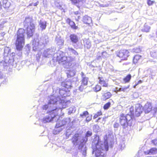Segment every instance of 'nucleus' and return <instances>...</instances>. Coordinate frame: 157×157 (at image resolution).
<instances>
[{
  "instance_id": "4be33fe9",
  "label": "nucleus",
  "mask_w": 157,
  "mask_h": 157,
  "mask_svg": "<svg viewBox=\"0 0 157 157\" xmlns=\"http://www.w3.org/2000/svg\"><path fill=\"white\" fill-rule=\"evenodd\" d=\"M150 29V27L147 25L146 23H145L143 28L141 29V30L143 32L148 33L149 32Z\"/></svg>"
},
{
  "instance_id": "c03bdc74",
  "label": "nucleus",
  "mask_w": 157,
  "mask_h": 157,
  "mask_svg": "<svg viewBox=\"0 0 157 157\" xmlns=\"http://www.w3.org/2000/svg\"><path fill=\"white\" fill-rule=\"evenodd\" d=\"M147 2L149 6H151L155 2L151 0H147Z\"/></svg>"
},
{
  "instance_id": "7ed1b4c3",
  "label": "nucleus",
  "mask_w": 157,
  "mask_h": 157,
  "mask_svg": "<svg viewBox=\"0 0 157 157\" xmlns=\"http://www.w3.org/2000/svg\"><path fill=\"white\" fill-rule=\"evenodd\" d=\"M61 86L64 88L60 89L58 87L53 88V94L51 96H53L56 98H58V101H61V102L58 103L59 105H61L62 106V108H64L63 105L64 103L63 99L62 98L69 96L70 95L69 90L68 89L71 87V83L70 82H63L61 83Z\"/></svg>"
},
{
  "instance_id": "6ab92c4d",
  "label": "nucleus",
  "mask_w": 157,
  "mask_h": 157,
  "mask_svg": "<svg viewBox=\"0 0 157 157\" xmlns=\"http://www.w3.org/2000/svg\"><path fill=\"white\" fill-rule=\"evenodd\" d=\"M112 95L111 93L110 92H106L103 94L102 98L103 100H105L110 98Z\"/></svg>"
},
{
  "instance_id": "9b49d317",
  "label": "nucleus",
  "mask_w": 157,
  "mask_h": 157,
  "mask_svg": "<svg viewBox=\"0 0 157 157\" xmlns=\"http://www.w3.org/2000/svg\"><path fill=\"white\" fill-rule=\"evenodd\" d=\"M69 37L72 44L75 48L76 49L82 48L83 45L81 43L78 42V37L76 35L71 34Z\"/></svg>"
},
{
  "instance_id": "052dcab7",
  "label": "nucleus",
  "mask_w": 157,
  "mask_h": 157,
  "mask_svg": "<svg viewBox=\"0 0 157 157\" xmlns=\"http://www.w3.org/2000/svg\"><path fill=\"white\" fill-rule=\"evenodd\" d=\"M38 4V2H36L34 3L33 4V5L34 6H36Z\"/></svg>"
},
{
  "instance_id": "f8f14e48",
  "label": "nucleus",
  "mask_w": 157,
  "mask_h": 157,
  "mask_svg": "<svg viewBox=\"0 0 157 157\" xmlns=\"http://www.w3.org/2000/svg\"><path fill=\"white\" fill-rule=\"evenodd\" d=\"M56 51V48L54 47L46 49L44 52L43 56L45 58H49L55 53Z\"/></svg>"
},
{
  "instance_id": "4d7b16f0",
  "label": "nucleus",
  "mask_w": 157,
  "mask_h": 157,
  "mask_svg": "<svg viewBox=\"0 0 157 157\" xmlns=\"http://www.w3.org/2000/svg\"><path fill=\"white\" fill-rule=\"evenodd\" d=\"M142 81L141 80H140L139 81L137 82V83L138 85L139 84L142 83Z\"/></svg>"
},
{
  "instance_id": "aec40b11",
  "label": "nucleus",
  "mask_w": 157,
  "mask_h": 157,
  "mask_svg": "<svg viewBox=\"0 0 157 157\" xmlns=\"http://www.w3.org/2000/svg\"><path fill=\"white\" fill-rule=\"evenodd\" d=\"M157 151V149L155 148H152L149 150L145 151L144 153L146 155H152L155 153Z\"/></svg>"
},
{
  "instance_id": "ddd939ff",
  "label": "nucleus",
  "mask_w": 157,
  "mask_h": 157,
  "mask_svg": "<svg viewBox=\"0 0 157 157\" xmlns=\"http://www.w3.org/2000/svg\"><path fill=\"white\" fill-rule=\"evenodd\" d=\"M129 56V52L126 50H120L119 52L117 54V56L121 58V60H126L127 57Z\"/></svg>"
},
{
  "instance_id": "f03ea898",
  "label": "nucleus",
  "mask_w": 157,
  "mask_h": 157,
  "mask_svg": "<svg viewBox=\"0 0 157 157\" xmlns=\"http://www.w3.org/2000/svg\"><path fill=\"white\" fill-rule=\"evenodd\" d=\"M104 141H101L98 135H95L92 143L93 154H94L96 157H104L105 151L108 150L109 146L107 137L105 136Z\"/></svg>"
},
{
  "instance_id": "a878e982",
  "label": "nucleus",
  "mask_w": 157,
  "mask_h": 157,
  "mask_svg": "<svg viewBox=\"0 0 157 157\" xmlns=\"http://www.w3.org/2000/svg\"><path fill=\"white\" fill-rule=\"evenodd\" d=\"M67 73L68 77L69 78L75 75V72L74 70L69 71Z\"/></svg>"
},
{
  "instance_id": "a19ab883",
  "label": "nucleus",
  "mask_w": 157,
  "mask_h": 157,
  "mask_svg": "<svg viewBox=\"0 0 157 157\" xmlns=\"http://www.w3.org/2000/svg\"><path fill=\"white\" fill-rule=\"evenodd\" d=\"M92 135V132L91 131H88L86 134V136L87 137L91 136Z\"/></svg>"
},
{
  "instance_id": "7c9ffc66",
  "label": "nucleus",
  "mask_w": 157,
  "mask_h": 157,
  "mask_svg": "<svg viewBox=\"0 0 157 157\" xmlns=\"http://www.w3.org/2000/svg\"><path fill=\"white\" fill-rule=\"evenodd\" d=\"M80 115L81 117L84 118L89 115V113L87 111H85L81 113Z\"/></svg>"
},
{
  "instance_id": "774afa93",
  "label": "nucleus",
  "mask_w": 157,
  "mask_h": 157,
  "mask_svg": "<svg viewBox=\"0 0 157 157\" xmlns=\"http://www.w3.org/2000/svg\"><path fill=\"white\" fill-rule=\"evenodd\" d=\"M156 37H157V29L156 30Z\"/></svg>"
},
{
  "instance_id": "412c9836",
  "label": "nucleus",
  "mask_w": 157,
  "mask_h": 157,
  "mask_svg": "<svg viewBox=\"0 0 157 157\" xmlns=\"http://www.w3.org/2000/svg\"><path fill=\"white\" fill-rule=\"evenodd\" d=\"M84 46L87 49H89L91 46V43L88 39H85L84 40Z\"/></svg>"
},
{
  "instance_id": "4468645a",
  "label": "nucleus",
  "mask_w": 157,
  "mask_h": 157,
  "mask_svg": "<svg viewBox=\"0 0 157 157\" xmlns=\"http://www.w3.org/2000/svg\"><path fill=\"white\" fill-rule=\"evenodd\" d=\"M67 52L68 55L73 56H76L78 55V52L72 48L68 47Z\"/></svg>"
},
{
  "instance_id": "a211bd4d",
  "label": "nucleus",
  "mask_w": 157,
  "mask_h": 157,
  "mask_svg": "<svg viewBox=\"0 0 157 157\" xmlns=\"http://www.w3.org/2000/svg\"><path fill=\"white\" fill-rule=\"evenodd\" d=\"M82 21L84 23L90 24L92 22V20L90 17L85 16L83 17Z\"/></svg>"
},
{
  "instance_id": "0e129e2a",
  "label": "nucleus",
  "mask_w": 157,
  "mask_h": 157,
  "mask_svg": "<svg viewBox=\"0 0 157 157\" xmlns=\"http://www.w3.org/2000/svg\"><path fill=\"white\" fill-rule=\"evenodd\" d=\"M138 85L137 83H136L135 85L134 86V88H136V86Z\"/></svg>"
},
{
  "instance_id": "bb28decb",
  "label": "nucleus",
  "mask_w": 157,
  "mask_h": 157,
  "mask_svg": "<svg viewBox=\"0 0 157 157\" xmlns=\"http://www.w3.org/2000/svg\"><path fill=\"white\" fill-rule=\"evenodd\" d=\"M2 3L3 7L5 8H8L10 6V2L7 0H3Z\"/></svg>"
},
{
  "instance_id": "680f3d73",
  "label": "nucleus",
  "mask_w": 157,
  "mask_h": 157,
  "mask_svg": "<svg viewBox=\"0 0 157 157\" xmlns=\"http://www.w3.org/2000/svg\"><path fill=\"white\" fill-rule=\"evenodd\" d=\"M119 88H118V87H116V90L117 92L119 91Z\"/></svg>"
},
{
  "instance_id": "0eeeda50",
  "label": "nucleus",
  "mask_w": 157,
  "mask_h": 157,
  "mask_svg": "<svg viewBox=\"0 0 157 157\" xmlns=\"http://www.w3.org/2000/svg\"><path fill=\"white\" fill-rule=\"evenodd\" d=\"M33 19L30 17H25L23 22L24 28L26 31V33L28 37L33 36L34 31L35 25L33 23Z\"/></svg>"
},
{
  "instance_id": "bf43d9fd",
  "label": "nucleus",
  "mask_w": 157,
  "mask_h": 157,
  "mask_svg": "<svg viewBox=\"0 0 157 157\" xmlns=\"http://www.w3.org/2000/svg\"><path fill=\"white\" fill-rule=\"evenodd\" d=\"M97 113L99 116L102 114V113L101 112H98Z\"/></svg>"
},
{
  "instance_id": "a18cd8bd",
  "label": "nucleus",
  "mask_w": 157,
  "mask_h": 157,
  "mask_svg": "<svg viewBox=\"0 0 157 157\" xmlns=\"http://www.w3.org/2000/svg\"><path fill=\"white\" fill-rule=\"evenodd\" d=\"M91 119H92L91 116H89L88 115V116H87V117H86V122H88L89 121H91Z\"/></svg>"
},
{
  "instance_id": "5fc2aeb1",
  "label": "nucleus",
  "mask_w": 157,
  "mask_h": 157,
  "mask_svg": "<svg viewBox=\"0 0 157 157\" xmlns=\"http://www.w3.org/2000/svg\"><path fill=\"white\" fill-rule=\"evenodd\" d=\"M98 116H99L98 115V114H97V113L95 114L94 116V118L95 119L98 117Z\"/></svg>"
},
{
  "instance_id": "79ce46f5",
  "label": "nucleus",
  "mask_w": 157,
  "mask_h": 157,
  "mask_svg": "<svg viewBox=\"0 0 157 157\" xmlns=\"http://www.w3.org/2000/svg\"><path fill=\"white\" fill-rule=\"evenodd\" d=\"M0 65L3 66L4 67H6L7 66V63L6 61L5 62L4 61H2L1 62H0Z\"/></svg>"
},
{
  "instance_id": "9d476101",
  "label": "nucleus",
  "mask_w": 157,
  "mask_h": 157,
  "mask_svg": "<svg viewBox=\"0 0 157 157\" xmlns=\"http://www.w3.org/2000/svg\"><path fill=\"white\" fill-rule=\"evenodd\" d=\"M143 110V108L142 105L140 104H137L135 105V111L134 110L133 107H132L129 109L130 115L132 118L134 115L137 117L139 116Z\"/></svg>"
},
{
  "instance_id": "8fccbe9b",
  "label": "nucleus",
  "mask_w": 157,
  "mask_h": 157,
  "mask_svg": "<svg viewBox=\"0 0 157 157\" xmlns=\"http://www.w3.org/2000/svg\"><path fill=\"white\" fill-rule=\"evenodd\" d=\"M66 21V22L67 23L69 24L72 21H71V19L70 18H68L67 19Z\"/></svg>"
},
{
  "instance_id": "49530a36",
  "label": "nucleus",
  "mask_w": 157,
  "mask_h": 157,
  "mask_svg": "<svg viewBox=\"0 0 157 157\" xmlns=\"http://www.w3.org/2000/svg\"><path fill=\"white\" fill-rule=\"evenodd\" d=\"M151 143L153 144V145L157 146V139H155L152 140Z\"/></svg>"
},
{
  "instance_id": "1a4fd4ad",
  "label": "nucleus",
  "mask_w": 157,
  "mask_h": 157,
  "mask_svg": "<svg viewBox=\"0 0 157 157\" xmlns=\"http://www.w3.org/2000/svg\"><path fill=\"white\" fill-rule=\"evenodd\" d=\"M132 117L130 114H127L124 115L122 114L120 117V123L121 125L123 126V128H125L128 126H131L132 124Z\"/></svg>"
},
{
  "instance_id": "c9c22d12",
  "label": "nucleus",
  "mask_w": 157,
  "mask_h": 157,
  "mask_svg": "<svg viewBox=\"0 0 157 157\" xmlns=\"http://www.w3.org/2000/svg\"><path fill=\"white\" fill-rule=\"evenodd\" d=\"M151 57L156 58L157 57V51H153L151 52Z\"/></svg>"
},
{
  "instance_id": "f3484780",
  "label": "nucleus",
  "mask_w": 157,
  "mask_h": 157,
  "mask_svg": "<svg viewBox=\"0 0 157 157\" xmlns=\"http://www.w3.org/2000/svg\"><path fill=\"white\" fill-rule=\"evenodd\" d=\"M56 41L57 45L59 47H62L63 45L64 41L61 37H57Z\"/></svg>"
},
{
  "instance_id": "f704fd0d",
  "label": "nucleus",
  "mask_w": 157,
  "mask_h": 157,
  "mask_svg": "<svg viewBox=\"0 0 157 157\" xmlns=\"http://www.w3.org/2000/svg\"><path fill=\"white\" fill-rule=\"evenodd\" d=\"M64 125L62 123V121H59L57 122L56 125V127L58 128L62 127V126Z\"/></svg>"
},
{
  "instance_id": "72a5a7b5",
  "label": "nucleus",
  "mask_w": 157,
  "mask_h": 157,
  "mask_svg": "<svg viewBox=\"0 0 157 157\" xmlns=\"http://www.w3.org/2000/svg\"><path fill=\"white\" fill-rule=\"evenodd\" d=\"M101 89V86L99 85H96L93 88L94 90L96 92L99 91Z\"/></svg>"
},
{
  "instance_id": "13d9d810",
  "label": "nucleus",
  "mask_w": 157,
  "mask_h": 157,
  "mask_svg": "<svg viewBox=\"0 0 157 157\" xmlns=\"http://www.w3.org/2000/svg\"><path fill=\"white\" fill-rule=\"evenodd\" d=\"M36 57H37V59H38L39 58V59L40 58V56L39 54H37L36 55Z\"/></svg>"
},
{
  "instance_id": "473e14b6",
  "label": "nucleus",
  "mask_w": 157,
  "mask_h": 157,
  "mask_svg": "<svg viewBox=\"0 0 157 157\" xmlns=\"http://www.w3.org/2000/svg\"><path fill=\"white\" fill-rule=\"evenodd\" d=\"M10 49L8 47H6L4 49V54L5 56H8Z\"/></svg>"
},
{
  "instance_id": "b1692460",
  "label": "nucleus",
  "mask_w": 157,
  "mask_h": 157,
  "mask_svg": "<svg viewBox=\"0 0 157 157\" xmlns=\"http://www.w3.org/2000/svg\"><path fill=\"white\" fill-rule=\"evenodd\" d=\"M131 78V75L130 74H128L126 77L123 78V82L124 83L128 82L130 81Z\"/></svg>"
},
{
  "instance_id": "f257e3e1",
  "label": "nucleus",
  "mask_w": 157,
  "mask_h": 157,
  "mask_svg": "<svg viewBox=\"0 0 157 157\" xmlns=\"http://www.w3.org/2000/svg\"><path fill=\"white\" fill-rule=\"evenodd\" d=\"M59 98H56L53 96H48L47 98L48 104L44 105L42 107L43 110H48L47 114L40 121L44 123L51 121L57 116L58 111L61 108V105H58L59 108L56 105H59L58 103L62 102L61 101H58Z\"/></svg>"
},
{
  "instance_id": "58836bf2",
  "label": "nucleus",
  "mask_w": 157,
  "mask_h": 157,
  "mask_svg": "<svg viewBox=\"0 0 157 157\" xmlns=\"http://www.w3.org/2000/svg\"><path fill=\"white\" fill-rule=\"evenodd\" d=\"M70 1H71L72 4L76 5L80 2V0H70Z\"/></svg>"
},
{
  "instance_id": "c85d7f7f",
  "label": "nucleus",
  "mask_w": 157,
  "mask_h": 157,
  "mask_svg": "<svg viewBox=\"0 0 157 157\" xmlns=\"http://www.w3.org/2000/svg\"><path fill=\"white\" fill-rule=\"evenodd\" d=\"M82 84H84V86H86L87 84L88 78L87 77H83L82 78Z\"/></svg>"
},
{
  "instance_id": "5701e85b",
  "label": "nucleus",
  "mask_w": 157,
  "mask_h": 157,
  "mask_svg": "<svg viewBox=\"0 0 157 157\" xmlns=\"http://www.w3.org/2000/svg\"><path fill=\"white\" fill-rule=\"evenodd\" d=\"M98 79L99 80V83L103 86L107 87L108 84L106 83L105 81L104 80V79L102 78L99 77Z\"/></svg>"
},
{
  "instance_id": "dca6fc26",
  "label": "nucleus",
  "mask_w": 157,
  "mask_h": 157,
  "mask_svg": "<svg viewBox=\"0 0 157 157\" xmlns=\"http://www.w3.org/2000/svg\"><path fill=\"white\" fill-rule=\"evenodd\" d=\"M46 23V21L43 20L40 21L39 26L42 30L45 29L47 26Z\"/></svg>"
},
{
  "instance_id": "6e6d98bb",
  "label": "nucleus",
  "mask_w": 157,
  "mask_h": 157,
  "mask_svg": "<svg viewBox=\"0 0 157 157\" xmlns=\"http://www.w3.org/2000/svg\"><path fill=\"white\" fill-rule=\"evenodd\" d=\"M81 76L82 78H83V77H86L84 75V73L82 72L81 74Z\"/></svg>"
},
{
  "instance_id": "c756f323",
  "label": "nucleus",
  "mask_w": 157,
  "mask_h": 157,
  "mask_svg": "<svg viewBox=\"0 0 157 157\" xmlns=\"http://www.w3.org/2000/svg\"><path fill=\"white\" fill-rule=\"evenodd\" d=\"M62 121L64 125L67 124L69 123L71 121V119L70 118H67L64 119Z\"/></svg>"
},
{
  "instance_id": "2eb2a0df",
  "label": "nucleus",
  "mask_w": 157,
  "mask_h": 157,
  "mask_svg": "<svg viewBox=\"0 0 157 157\" xmlns=\"http://www.w3.org/2000/svg\"><path fill=\"white\" fill-rule=\"evenodd\" d=\"M143 108V109H144L145 113H148L150 112L151 110L152 106L151 104L150 103H147L145 104Z\"/></svg>"
},
{
  "instance_id": "338daca9",
  "label": "nucleus",
  "mask_w": 157,
  "mask_h": 157,
  "mask_svg": "<svg viewBox=\"0 0 157 157\" xmlns=\"http://www.w3.org/2000/svg\"><path fill=\"white\" fill-rule=\"evenodd\" d=\"M1 2L0 1V9H1Z\"/></svg>"
},
{
  "instance_id": "ea45409f",
  "label": "nucleus",
  "mask_w": 157,
  "mask_h": 157,
  "mask_svg": "<svg viewBox=\"0 0 157 157\" xmlns=\"http://www.w3.org/2000/svg\"><path fill=\"white\" fill-rule=\"evenodd\" d=\"M102 57L104 58H106L108 56V54L105 52H103L101 54Z\"/></svg>"
},
{
  "instance_id": "e433bc0d",
  "label": "nucleus",
  "mask_w": 157,
  "mask_h": 157,
  "mask_svg": "<svg viewBox=\"0 0 157 157\" xmlns=\"http://www.w3.org/2000/svg\"><path fill=\"white\" fill-rule=\"evenodd\" d=\"M111 103L110 102H108L106 103L104 106L103 108L104 109H107L110 106Z\"/></svg>"
},
{
  "instance_id": "864d4df0",
  "label": "nucleus",
  "mask_w": 157,
  "mask_h": 157,
  "mask_svg": "<svg viewBox=\"0 0 157 157\" xmlns=\"http://www.w3.org/2000/svg\"><path fill=\"white\" fill-rule=\"evenodd\" d=\"M154 112L155 114L157 113V109L156 108H155L153 110V113Z\"/></svg>"
},
{
  "instance_id": "20e7f679",
  "label": "nucleus",
  "mask_w": 157,
  "mask_h": 157,
  "mask_svg": "<svg viewBox=\"0 0 157 157\" xmlns=\"http://www.w3.org/2000/svg\"><path fill=\"white\" fill-rule=\"evenodd\" d=\"M64 52L61 51H58L55 54L53 58V60L58 62L59 64L63 65L65 68H69L71 67L72 62L74 59V58L71 56H66Z\"/></svg>"
},
{
  "instance_id": "423d86ee",
  "label": "nucleus",
  "mask_w": 157,
  "mask_h": 157,
  "mask_svg": "<svg viewBox=\"0 0 157 157\" xmlns=\"http://www.w3.org/2000/svg\"><path fill=\"white\" fill-rule=\"evenodd\" d=\"M72 142L74 145L77 146L79 150L82 154V155L85 156L86 153V148L85 144L86 141L85 142V139L79 140V135L75 134L72 139Z\"/></svg>"
},
{
  "instance_id": "6e6552de",
  "label": "nucleus",
  "mask_w": 157,
  "mask_h": 157,
  "mask_svg": "<svg viewBox=\"0 0 157 157\" xmlns=\"http://www.w3.org/2000/svg\"><path fill=\"white\" fill-rule=\"evenodd\" d=\"M24 33L25 30L22 29H19L17 32V39L15 44L17 50L19 51L21 50L24 45Z\"/></svg>"
},
{
  "instance_id": "de8ad7c7",
  "label": "nucleus",
  "mask_w": 157,
  "mask_h": 157,
  "mask_svg": "<svg viewBox=\"0 0 157 157\" xmlns=\"http://www.w3.org/2000/svg\"><path fill=\"white\" fill-rule=\"evenodd\" d=\"M8 79L7 78V77H6L4 78V80L2 82V83L6 84L7 82H8Z\"/></svg>"
},
{
  "instance_id": "69168bd1",
  "label": "nucleus",
  "mask_w": 157,
  "mask_h": 157,
  "mask_svg": "<svg viewBox=\"0 0 157 157\" xmlns=\"http://www.w3.org/2000/svg\"><path fill=\"white\" fill-rule=\"evenodd\" d=\"M12 56H14L15 55V53L13 52L12 53Z\"/></svg>"
},
{
  "instance_id": "e2e57ef3",
  "label": "nucleus",
  "mask_w": 157,
  "mask_h": 157,
  "mask_svg": "<svg viewBox=\"0 0 157 157\" xmlns=\"http://www.w3.org/2000/svg\"><path fill=\"white\" fill-rule=\"evenodd\" d=\"M78 11H76L74 12V13L75 14H78Z\"/></svg>"
},
{
  "instance_id": "2f4dec72",
  "label": "nucleus",
  "mask_w": 157,
  "mask_h": 157,
  "mask_svg": "<svg viewBox=\"0 0 157 157\" xmlns=\"http://www.w3.org/2000/svg\"><path fill=\"white\" fill-rule=\"evenodd\" d=\"M69 25L71 26V28L73 29H77L78 28V27L76 26L75 22L72 21L71 22Z\"/></svg>"
},
{
  "instance_id": "09e8293b",
  "label": "nucleus",
  "mask_w": 157,
  "mask_h": 157,
  "mask_svg": "<svg viewBox=\"0 0 157 157\" xmlns=\"http://www.w3.org/2000/svg\"><path fill=\"white\" fill-rule=\"evenodd\" d=\"M119 124L117 122L115 123L113 125V127L114 128H117L119 127Z\"/></svg>"
},
{
  "instance_id": "39448f33",
  "label": "nucleus",
  "mask_w": 157,
  "mask_h": 157,
  "mask_svg": "<svg viewBox=\"0 0 157 157\" xmlns=\"http://www.w3.org/2000/svg\"><path fill=\"white\" fill-rule=\"evenodd\" d=\"M48 42V37L45 35L42 36L40 39L35 38L33 43V50L35 51H40L46 46Z\"/></svg>"
},
{
  "instance_id": "cd10ccee",
  "label": "nucleus",
  "mask_w": 157,
  "mask_h": 157,
  "mask_svg": "<svg viewBox=\"0 0 157 157\" xmlns=\"http://www.w3.org/2000/svg\"><path fill=\"white\" fill-rule=\"evenodd\" d=\"M69 114H71L72 113H74L76 110V108L74 106L70 107L68 109Z\"/></svg>"
},
{
  "instance_id": "3c124183",
  "label": "nucleus",
  "mask_w": 157,
  "mask_h": 157,
  "mask_svg": "<svg viewBox=\"0 0 157 157\" xmlns=\"http://www.w3.org/2000/svg\"><path fill=\"white\" fill-rule=\"evenodd\" d=\"M99 54L100 55L98 56L97 57V58L98 59H100L101 58V56L100 55L101 54V53L100 52L98 53L97 56Z\"/></svg>"
},
{
  "instance_id": "603ef678",
  "label": "nucleus",
  "mask_w": 157,
  "mask_h": 157,
  "mask_svg": "<svg viewBox=\"0 0 157 157\" xmlns=\"http://www.w3.org/2000/svg\"><path fill=\"white\" fill-rule=\"evenodd\" d=\"M4 76L2 74V72L0 71V78H3Z\"/></svg>"
},
{
  "instance_id": "393cba45",
  "label": "nucleus",
  "mask_w": 157,
  "mask_h": 157,
  "mask_svg": "<svg viewBox=\"0 0 157 157\" xmlns=\"http://www.w3.org/2000/svg\"><path fill=\"white\" fill-rule=\"evenodd\" d=\"M141 56L139 55H136L134 57L133 59V62L134 63L136 64L138 63V61L140 59Z\"/></svg>"
},
{
  "instance_id": "37998d69",
  "label": "nucleus",
  "mask_w": 157,
  "mask_h": 157,
  "mask_svg": "<svg viewBox=\"0 0 157 157\" xmlns=\"http://www.w3.org/2000/svg\"><path fill=\"white\" fill-rule=\"evenodd\" d=\"M86 88V86H84V84H82L81 83V85L79 86V90L80 91H82L84 88Z\"/></svg>"
},
{
  "instance_id": "4c0bfd02",
  "label": "nucleus",
  "mask_w": 157,
  "mask_h": 157,
  "mask_svg": "<svg viewBox=\"0 0 157 157\" xmlns=\"http://www.w3.org/2000/svg\"><path fill=\"white\" fill-rule=\"evenodd\" d=\"M129 86H128L127 87L124 86L123 87H121L119 88V91H123V92H124L128 88Z\"/></svg>"
}]
</instances>
